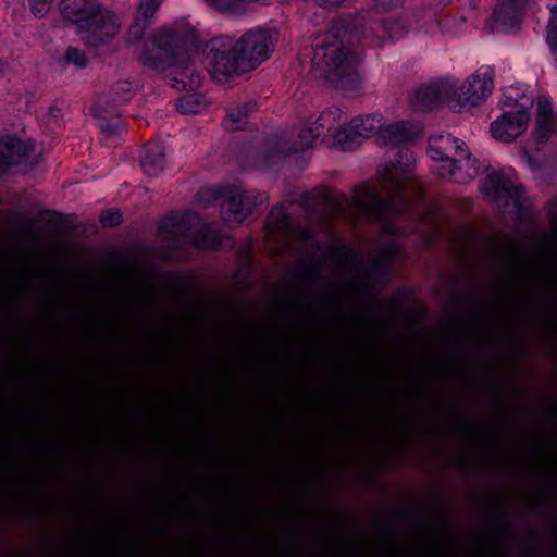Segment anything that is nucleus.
Returning a JSON list of instances; mask_svg holds the SVG:
<instances>
[{
  "instance_id": "nucleus-26",
  "label": "nucleus",
  "mask_w": 557,
  "mask_h": 557,
  "mask_svg": "<svg viewBox=\"0 0 557 557\" xmlns=\"http://www.w3.org/2000/svg\"><path fill=\"white\" fill-rule=\"evenodd\" d=\"M256 103L247 102L242 106L233 108L227 113L228 128L234 131L242 127L247 123V119L250 112L253 111Z\"/></svg>"
},
{
  "instance_id": "nucleus-16",
  "label": "nucleus",
  "mask_w": 557,
  "mask_h": 557,
  "mask_svg": "<svg viewBox=\"0 0 557 557\" xmlns=\"http://www.w3.org/2000/svg\"><path fill=\"white\" fill-rule=\"evenodd\" d=\"M117 102L111 98V92H102L98 95L91 107L95 117L102 121V128L109 133H113L119 126Z\"/></svg>"
},
{
  "instance_id": "nucleus-12",
  "label": "nucleus",
  "mask_w": 557,
  "mask_h": 557,
  "mask_svg": "<svg viewBox=\"0 0 557 557\" xmlns=\"http://www.w3.org/2000/svg\"><path fill=\"white\" fill-rule=\"evenodd\" d=\"M528 0H499L487 23L491 32L505 33L520 23Z\"/></svg>"
},
{
  "instance_id": "nucleus-25",
  "label": "nucleus",
  "mask_w": 557,
  "mask_h": 557,
  "mask_svg": "<svg viewBox=\"0 0 557 557\" xmlns=\"http://www.w3.org/2000/svg\"><path fill=\"white\" fill-rule=\"evenodd\" d=\"M380 137L385 145H398L409 138V131L404 122H395L380 131Z\"/></svg>"
},
{
  "instance_id": "nucleus-40",
  "label": "nucleus",
  "mask_w": 557,
  "mask_h": 557,
  "mask_svg": "<svg viewBox=\"0 0 557 557\" xmlns=\"http://www.w3.org/2000/svg\"><path fill=\"white\" fill-rule=\"evenodd\" d=\"M343 1L344 0H318L319 4L323 8H334Z\"/></svg>"
},
{
  "instance_id": "nucleus-15",
  "label": "nucleus",
  "mask_w": 557,
  "mask_h": 557,
  "mask_svg": "<svg viewBox=\"0 0 557 557\" xmlns=\"http://www.w3.org/2000/svg\"><path fill=\"white\" fill-rule=\"evenodd\" d=\"M459 160L453 164L442 165L437 171L443 178H454L457 183L466 184L480 173V165L475 159H471L468 148L466 156L459 154Z\"/></svg>"
},
{
  "instance_id": "nucleus-11",
  "label": "nucleus",
  "mask_w": 557,
  "mask_h": 557,
  "mask_svg": "<svg viewBox=\"0 0 557 557\" xmlns=\"http://www.w3.org/2000/svg\"><path fill=\"white\" fill-rule=\"evenodd\" d=\"M529 121L530 113L527 110L507 111L492 122V136L500 141H512L525 132Z\"/></svg>"
},
{
  "instance_id": "nucleus-41",
  "label": "nucleus",
  "mask_w": 557,
  "mask_h": 557,
  "mask_svg": "<svg viewBox=\"0 0 557 557\" xmlns=\"http://www.w3.org/2000/svg\"><path fill=\"white\" fill-rule=\"evenodd\" d=\"M548 45H549L552 52L557 58V37H548Z\"/></svg>"
},
{
  "instance_id": "nucleus-36",
  "label": "nucleus",
  "mask_w": 557,
  "mask_h": 557,
  "mask_svg": "<svg viewBox=\"0 0 557 557\" xmlns=\"http://www.w3.org/2000/svg\"><path fill=\"white\" fill-rule=\"evenodd\" d=\"M537 115L536 117H543V120H552V104L546 97L537 98Z\"/></svg>"
},
{
  "instance_id": "nucleus-13",
  "label": "nucleus",
  "mask_w": 557,
  "mask_h": 557,
  "mask_svg": "<svg viewBox=\"0 0 557 557\" xmlns=\"http://www.w3.org/2000/svg\"><path fill=\"white\" fill-rule=\"evenodd\" d=\"M466 148L463 141L451 137L450 134H437L429 138L428 153L433 160L445 162V165H448L453 164L455 160H459V154L465 157Z\"/></svg>"
},
{
  "instance_id": "nucleus-14",
  "label": "nucleus",
  "mask_w": 557,
  "mask_h": 557,
  "mask_svg": "<svg viewBox=\"0 0 557 557\" xmlns=\"http://www.w3.org/2000/svg\"><path fill=\"white\" fill-rule=\"evenodd\" d=\"M512 253V264L510 265L508 273L499 281L497 286V297L500 302L499 306H511L518 296V287L521 283L524 260L516 245Z\"/></svg>"
},
{
  "instance_id": "nucleus-1",
  "label": "nucleus",
  "mask_w": 557,
  "mask_h": 557,
  "mask_svg": "<svg viewBox=\"0 0 557 557\" xmlns=\"http://www.w3.org/2000/svg\"><path fill=\"white\" fill-rule=\"evenodd\" d=\"M139 62L156 72L186 67L200 52L211 77L220 83L252 72L272 54V37H135Z\"/></svg>"
},
{
  "instance_id": "nucleus-38",
  "label": "nucleus",
  "mask_w": 557,
  "mask_h": 557,
  "mask_svg": "<svg viewBox=\"0 0 557 557\" xmlns=\"http://www.w3.org/2000/svg\"><path fill=\"white\" fill-rule=\"evenodd\" d=\"M547 35H557V3L550 7V17L547 25Z\"/></svg>"
},
{
  "instance_id": "nucleus-7",
  "label": "nucleus",
  "mask_w": 557,
  "mask_h": 557,
  "mask_svg": "<svg viewBox=\"0 0 557 557\" xmlns=\"http://www.w3.org/2000/svg\"><path fill=\"white\" fill-rule=\"evenodd\" d=\"M267 200L268 196L264 193L255 189L246 190L240 187L232 188L224 195L221 205L222 218L230 224H240Z\"/></svg>"
},
{
  "instance_id": "nucleus-29",
  "label": "nucleus",
  "mask_w": 557,
  "mask_h": 557,
  "mask_svg": "<svg viewBox=\"0 0 557 557\" xmlns=\"http://www.w3.org/2000/svg\"><path fill=\"white\" fill-rule=\"evenodd\" d=\"M552 132V120H543V117H536L534 136L539 144H544L548 140Z\"/></svg>"
},
{
  "instance_id": "nucleus-43",
  "label": "nucleus",
  "mask_w": 557,
  "mask_h": 557,
  "mask_svg": "<svg viewBox=\"0 0 557 557\" xmlns=\"http://www.w3.org/2000/svg\"><path fill=\"white\" fill-rule=\"evenodd\" d=\"M386 231H387L388 233H393V232H394V231H393V230H391L389 227H386Z\"/></svg>"
},
{
  "instance_id": "nucleus-30",
  "label": "nucleus",
  "mask_w": 557,
  "mask_h": 557,
  "mask_svg": "<svg viewBox=\"0 0 557 557\" xmlns=\"http://www.w3.org/2000/svg\"><path fill=\"white\" fill-rule=\"evenodd\" d=\"M87 46L94 50L95 54H104L112 51L109 38L110 37H87Z\"/></svg>"
},
{
  "instance_id": "nucleus-37",
  "label": "nucleus",
  "mask_w": 557,
  "mask_h": 557,
  "mask_svg": "<svg viewBox=\"0 0 557 557\" xmlns=\"http://www.w3.org/2000/svg\"><path fill=\"white\" fill-rule=\"evenodd\" d=\"M63 116V110L61 107L53 104L49 108V111L47 113V123L49 125L51 124H58L60 119Z\"/></svg>"
},
{
  "instance_id": "nucleus-18",
  "label": "nucleus",
  "mask_w": 557,
  "mask_h": 557,
  "mask_svg": "<svg viewBox=\"0 0 557 557\" xmlns=\"http://www.w3.org/2000/svg\"><path fill=\"white\" fill-rule=\"evenodd\" d=\"M289 238V218L282 207H274L267 219L265 239L268 242H280L283 245V249L288 246Z\"/></svg>"
},
{
  "instance_id": "nucleus-19",
  "label": "nucleus",
  "mask_w": 557,
  "mask_h": 557,
  "mask_svg": "<svg viewBox=\"0 0 557 557\" xmlns=\"http://www.w3.org/2000/svg\"><path fill=\"white\" fill-rule=\"evenodd\" d=\"M400 257L401 250L397 240L385 234L381 235L370 271L372 273L384 272L389 263Z\"/></svg>"
},
{
  "instance_id": "nucleus-9",
  "label": "nucleus",
  "mask_w": 557,
  "mask_h": 557,
  "mask_svg": "<svg viewBox=\"0 0 557 557\" xmlns=\"http://www.w3.org/2000/svg\"><path fill=\"white\" fill-rule=\"evenodd\" d=\"M382 128V119L377 115H361L352 119L349 124L334 133V140L343 149H351L361 139L369 138Z\"/></svg>"
},
{
  "instance_id": "nucleus-35",
  "label": "nucleus",
  "mask_w": 557,
  "mask_h": 557,
  "mask_svg": "<svg viewBox=\"0 0 557 557\" xmlns=\"http://www.w3.org/2000/svg\"><path fill=\"white\" fill-rule=\"evenodd\" d=\"M54 0H29L30 11L34 15L42 16L51 8Z\"/></svg>"
},
{
  "instance_id": "nucleus-8",
  "label": "nucleus",
  "mask_w": 557,
  "mask_h": 557,
  "mask_svg": "<svg viewBox=\"0 0 557 557\" xmlns=\"http://www.w3.org/2000/svg\"><path fill=\"white\" fill-rule=\"evenodd\" d=\"M456 86L448 79H437L419 86L410 96V107L416 111H431L447 101L455 104Z\"/></svg>"
},
{
  "instance_id": "nucleus-24",
  "label": "nucleus",
  "mask_w": 557,
  "mask_h": 557,
  "mask_svg": "<svg viewBox=\"0 0 557 557\" xmlns=\"http://www.w3.org/2000/svg\"><path fill=\"white\" fill-rule=\"evenodd\" d=\"M343 120V112L338 108L329 109L311 124L318 137L325 132H332Z\"/></svg>"
},
{
  "instance_id": "nucleus-10",
  "label": "nucleus",
  "mask_w": 557,
  "mask_h": 557,
  "mask_svg": "<svg viewBox=\"0 0 557 557\" xmlns=\"http://www.w3.org/2000/svg\"><path fill=\"white\" fill-rule=\"evenodd\" d=\"M494 87V74L491 69H482L463 83L459 92L456 87L455 104L478 106L484 101Z\"/></svg>"
},
{
  "instance_id": "nucleus-32",
  "label": "nucleus",
  "mask_w": 557,
  "mask_h": 557,
  "mask_svg": "<svg viewBox=\"0 0 557 557\" xmlns=\"http://www.w3.org/2000/svg\"><path fill=\"white\" fill-rule=\"evenodd\" d=\"M65 61L77 67L87 66L88 59L83 51L77 48H69L65 52Z\"/></svg>"
},
{
  "instance_id": "nucleus-39",
  "label": "nucleus",
  "mask_w": 557,
  "mask_h": 557,
  "mask_svg": "<svg viewBox=\"0 0 557 557\" xmlns=\"http://www.w3.org/2000/svg\"><path fill=\"white\" fill-rule=\"evenodd\" d=\"M280 30H271V29H268V28H257L256 30H249L247 32L245 35H260V36H263V35H273L274 33H278Z\"/></svg>"
},
{
  "instance_id": "nucleus-4",
  "label": "nucleus",
  "mask_w": 557,
  "mask_h": 557,
  "mask_svg": "<svg viewBox=\"0 0 557 557\" xmlns=\"http://www.w3.org/2000/svg\"><path fill=\"white\" fill-rule=\"evenodd\" d=\"M59 11L66 21L103 35H115L122 24V17L99 0H60Z\"/></svg>"
},
{
  "instance_id": "nucleus-33",
  "label": "nucleus",
  "mask_w": 557,
  "mask_h": 557,
  "mask_svg": "<svg viewBox=\"0 0 557 557\" xmlns=\"http://www.w3.org/2000/svg\"><path fill=\"white\" fill-rule=\"evenodd\" d=\"M99 221L103 227H114L121 223L122 214L115 209L107 210L101 213Z\"/></svg>"
},
{
  "instance_id": "nucleus-20",
  "label": "nucleus",
  "mask_w": 557,
  "mask_h": 557,
  "mask_svg": "<svg viewBox=\"0 0 557 557\" xmlns=\"http://www.w3.org/2000/svg\"><path fill=\"white\" fill-rule=\"evenodd\" d=\"M161 0H141L131 24L129 35H144L154 22Z\"/></svg>"
},
{
  "instance_id": "nucleus-21",
  "label": "nucleus",
  "mask_w": 557,
  "mask_h": 557,
  "mask_svg": "<svg viewBox=\"0 0 557 557\" xmlns=\"http://www.w3.org/2000/svg\"><path fill=\"white\" fill-rule=\"evenodd\" d=\"M362 14L341 16L333 22L329 35H351L354 33H364L367 30L376 32Z\"/></svg>"
},
{
  "instance_id": "nucleus-34",
  "label": "nucleus",
  "mask_w": 557,
  "mask_h": 557,
  "mask_svg": "<svg viewBox=\"0 0 557 557\" xmlns=\"http://www.w3.org/2000/svg\"><path fill=\"white\" fill-rule=\"evenodd\" d=\"M383 30L392 33L409 32L411 30L407 21L389 17L384 22Z\"/></svg>"
},
{
  "instance_id": "nucleus-17",
  "label": "nucleus",
  "mask_w": 557,
  "mask_h": 557,
  "mask_svg": "<svg viewBox=\"0 0 557 557\" xmlns=\"http://www.w3.org/2000/svg\"><path fill=\"white\" fill-rule=\"evenodd\" d=\"M34 151L32 144L23 143L15 137L8 136L0 140V173L16 164L22 158Z\"/></svg>"
},
{
  "instance_id": "nucleus-31",
  "label": "nucleus",
  "mask_w": 557,
  "mask_h": 557,
  "mask_svg": "<svg viewBox=\"0 0 557 557\" xmlns=\"http://www.w3.org/2000/svg\"><path fill=\"white\" fill-rule=\"evenodd\" d=\"M298 139L299 149H308L311 148L317 143L319 137L317 136L313 127L310 125L300 129L298 134Z\"/></svg>"
},
{
  "instance_id": "nucleus-44",
  "label": "nucleus",
  "mask_w": 557,
  "mask_h": 557,
  "mask_svg": "<svg viewBox=\"0 0 557 557\" xmlns=\"http://www.w3.org/2000/svg\"><path fill=\"white\" fill-rule=\"evenodd\" d=\"M379 2H380L381 4H383V3H384V0H379Z\"/></svg>"
},
{
  "instance_id": "nucleus-42",
  "label": "nucleus",
  "mask_w": 557,
  "mask_h": 557,
  "mask_svg": "<svg viewBox=\"0 0 557 557\" xmlns=\"http://www.w3.org/2000/svg\"><path fill=\"white\" fill-rule=\"evenodd\" d=\"M318 272H319V269L315 268V267H311L309 268L308 272H307V276L308 277H314L318 275Z\"/></svg>"
},
{
  "instance_id": "nucleus-3",
  "label": "nucleus",
  "mask_w": 557,
  "mask_h": 557,
  "mask_svg": "<svg viewBox=\"0 0 557 557\" xmlns=\"http://www.w3.org/2000/svg\"><path fill=\"white\" fill-rule=\"evenodd\" d=\"M311 59V75L336 88L354 90L361 84L357 71L362 47L351 37H317Z\"/></svg>"
},
{
  "instance_id": "nucleus-2",
  "label": "nucleus",
  "mask_w": 557,
  "mask_h": 557,
  "mask_svg": "<svg viewBox=\"0 0 557 557\" xmlns=\"http://www.w3.org/2000/svg\"><path fill=\"white\" fill-rule=\"evenodd\" d=\"M397 157L396 162L392 161L379 174L382 188L392 191L385 200L368 185H359L354 189L351 198L343 194L334 195L331 200L333 211L343 219L357 221L408 210L411 207L408 200L410 189L405 184L410 178L412 153L403 148L397 151Z\"/></svg>"
},
{
  "instance_id": "nucleus-22",
  "label": "nucleus",
  "mask_w": 557,
  "mask_h": 557,
  "mask_svg": "<svg viewBox=\"0 0 557 557\" xmlns=\"http://www.w3.org/2000/svg\"><path fill=\"white\" fill-rule=\"evenodd\" d=\"M164 147L159 143L148 144L141 158L144 172L149 176H157L164 170Z\"/></svg>"
},
{
  "instance_id": "nucleus-5",
  "label": "nucleus",
  "mask_w": 557,
  "mask_h": 557,
  "mask_svg": "<svg viewBox=\"0 0 557 557\" xmlns=\"http://www.w3.org/2000/svg\"><path fill=\"white\" fill-rule=\"evenodd\" d=\"M484 197L505 212L522 215L528 209V199L521 185L515 184L503 174L492 173L482 184Z\"/></svg>"
},
{
  "instance_id": "nucleus-27",
  "label": "nucleus",
  "mask_w": 557,
  "mask_h": 557,
  "mask_svg": "<svg viewBox=\"0 0 557 557\" xmlns=\"http://www.w3.org/2000/svg\"><path fill=\"white\" fill-rule=\"evenodd\" d=\"M177 110L183 114H194L201 110V102L197 95H185L178 99Z\"/></svg>"
},
{
  "instance_id": "nucleus-23",
  "label": "nucleus",
  "mask_w": 557,
  "mask_h": 557,
  "mask_svg": "<svg viewBox=\"0 0 557 557\" xmlns=\"http://www.w3.org/2000/svg\"><path fill=\"white\" fill-rule=\"evenodd\" d=\"M205 32V27L198 22L193 23L189 18L182 17L164 25L157 35H202Z\"/></svg>"
},
{
  "instance_id": "nucleus-6",
  "label": "nucleus",
  "mask_w": 557,
  "mask_h": 557,
  "mask_svg": "<svg viewBox=\"0 0 557 557\" xmlns=\"http://www.w3.org/2000/svg\"><path fill=\"white\" fill-rule=\"evenodd\" d=\"M199 216L194 213H173L161 221L159 234L162 238L176 244L193 245L201 249L211 247V244L201 238Z\"/></svg>"
},
{
  "instance_id": "nucleus-28",
  "label": "nucleus",
  "mask_w": 557,
  "mask_h": 557,
  "mask_svg": "<svg viewBox=\"0 0 557 557\" xmlns=\"http://www.w3.org/2000/svg\"><path fill=\"white\" fill-rule=\"evenodd\" d=\"M132 91V85L128 82H119L114 86H112L106 92H111V98L114 102L119 104L124 103L128 100L129 94Z\"/></svg>"
}]
</instances>
